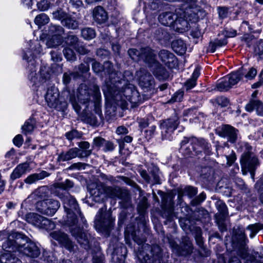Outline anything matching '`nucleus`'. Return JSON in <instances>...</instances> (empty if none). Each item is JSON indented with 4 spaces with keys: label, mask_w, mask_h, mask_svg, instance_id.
Listing matches in <instances>:
<instances>
[{
    "label": "nucleus",
    "mask_w": 263,
    "mask_h": 263,
    "mask_svg": "<svg viewBox=\"0 0 263 263\" xmlns=\"http://www.w3.org/2000/svg\"><path fill=\"white\" fill-rule=\"evenodd\" d=\"M63 201L66 215L63 218L62 223L69 228L71 235L85 249L89 247L90 235L83 231L86 220L81 213L76 199L68 193L59 195Z\"/></svg>",
    "instance_id": "obj_1"
},
{
    "label": "nucleus",
    "mask_w": 263,
    "mask_h": 263,
    "mask_svg": "<svg viewBox=\"0 0 263 263\" xmlns=\"http://www.w3.org/2000/svg\"><path fill=\"white\" fill-rule=\"evenodd\" d=\"M125 73L129 77L128 79H120L121 73L118 72L109 73V80L106 82V85L103 88L105 96L112 98L118 104L121 101L120 105L123 107L127 105V101L136 104L141 100L139 93L135 87L129 83V80L133 78L132 74L129 72Z\"/></svg>",
    "instance_id": "obj_2"
},
{
    "label": "nucleus",
    "mask_w": 263,
    "mask_h": 263,
    "mask_svg": "<svg viewBox=\"0 0 263 263\" xmlns=\"http://www.w3.org/2000/svg\"><path fill=\"white\" fill-rule=\"evenodd\" d=\"M4 249H11L13 251H18L26 256L35 258L40 254V250L36 244L28 241V238L22 234L12 232L7 240L3 243Z\"/></svg>",
    "instance_id": "obj_3"
},
{
    "label": "nucleus",
    "mask_w": 263,
    "mask_h": 263,
    "mask_svg": "<svg viewBox=\"0 0 263 263\" xmlns=\"http://www.w3.org/2000/svg\"><path fill=\"white\" fill-rule=\"evenodd\" d=\"M189 10L186 7L185 10L182 8L177 9L175 13L172 12H162L158 19L160 23L164 26H170L174 24L178 31H185L189 28V22L186 17V13H189Z\"/></svg>",
    "instance_id": "obj_4"
},
{
    "label": "nucleus",
    "mask_w": 263,
    "mask_h": 263,
    "mask_svg": "<svg viewBox=\"0 0 263 263\" xmlns=\"http://www.w3.org/2000/svg\"><path fill=\"white\" fill-rule=\"evenodd\" d=\"M133 239L138 246L142 245L141 248L138 247L137 256L141 263H160L161 249L157 245L151 247L148 244L143 243L144 239H140L132 235Z\"/></svg>",
    "instance_id": "obj_5"
},
{
    "label": "nucleus",
    "mask_w": 263,
    "mask_h": 263,
    "mask_svg": "<svg viewBox=\"0 0 263 263\" xmlns=\"http://www.w3.org/2000/svg\"><path fill=\"white\" fill-rule=\"evenodd\" d=\"M180 145V152L184 156L190 155L192 151L197 154L202 152L205 153L209 151L210 147V145L204 139H197L195 137L191 138L184 137Z\"/></svg>",
    "instance_id": "obj_6"
},
{
    "label": "nucleus",
    "mask_w": 263,
    "mask_h": 263,
    "mask_svg": "<svg viewBox=\"0 0 263 263\" xmlns=\"http://www.w3.org/2000/svg\"><path fill=\"white\" fill-rule=\"evenodd\" d=\"M23 59L28 63V68L29 69V74L28 78L30 81L33 83V85H38L40 83H43L48 80L50 78L49 73L45 68L41 69L40 70V77L39 78L36 77L35 71V64L33 56L30 51H27L23 55Z\"/></svg>",
    "instance_id": "obj_7"
},
{
    "label": "nucleus",
    "mask_w": 263,
    "mask_h": 263,
    "mask_svg": "<svg viewBox=\"0 0 263 263\" xmlns=\"http://www.w3.org/2000/svg\"><path fill=\"white\" fill-rule=\"evenodd\" d=\"M129 55L134 61L142 60L150 67L158 66L156 53L149 47L141 48L140 50L130 49L128 51Z\"/></svg>",
    "instance_id": "obj_8"
},
{
    "label": "nucleus",
    "mask_w": 263,
    "mask_h": 263,
    "mask_svg": "<svg viewBox=\"0 0 263 263\" xmlns=\"http://www.w3.org/2000/svg\"><path fill=\"white\" fill-rule=\"evenodd\" d=\"M114 221L115 219L112 217L111 213L106 211V208H101L96 216V229L100 231H108L113 227Z\"/></svg>",
    "instance_id": "obj_9"
},
{
    "label": "nucleus",
    "mask_w": 263,
    "mask_h": 263,
    "mask_svg": "<svg viewBox=\"0 0 263 263\" xmlns=\"http://www.w3.org/2000/svg\"><path fill=\"white\" fill-rule=\"evenodd\" d=\"M77 96V100L74 95H71L70 102L74 110L79 113L81 110V107L78 102L81 104L87 103L90 100V90L88 89L85 85L82 84L78 89Z\"/></svg>",
    "instance_id": "obj_10"
},
{
    "label": "nucleus",
    "mask_w": 263,
    "mask_h": 263,
    "mask_svg": "<svg viewBox=\"0 0 263 263\" xmlns=\"http://www.w3.org/2000/svg\"><path fill=\"white\" fill-rule=\"evenodd\" d=\"M179 124V117L176 114L169 119L163 121L160 125L163 138L171 140L172 135L176 129Z\"/></svg>",
    "instance_id": "obj_11"
},
{
    "label": "nucleus",
    "mask_w": 263,
    "mask_h": 263,
    "mask_svg": "<svg viewBox=\"0 0 263 263\" xmlns=\"http://www.w3.org/2000/svg\"><path fill=\"white\" fill-rule=\"evenodd\" d=\"M60 206V202L52 199L38 201L36 204V210L46 215H53Z\"/></svg>",
    "instance_id": "obj_12"
},
{
    "label": "nucleus",
    "mask_w": 263,
    "mask_h": 263,
    "mask_svg": "<svg viewBox=\"0 0 263 263\" xmlns=\"http://www.w3.org/2000/svg\"><path fill=\"white\" fill-rule=\"evenodd\" d=\"M243 174H247V171H249L252 178L254 176V171L256 167L258 164V160L256 157L251 156L249 152H247L243 155L240 160Z\"/></svg>",
    "instance_id": "obj_13"
},
{
    "label": "nucleus",
    "mask_w": 263,
    "mask_h": 263,
    "mask_svg": "<svg viewBox=\"0 0 263 263\" xmlns=\"http://www.w3.org/2000/svg\"><path fill=\"white\" fill-rule=\"evenodd\" d=\"M137 74L139 77V85L144 91H148L154 88V78L146 70L141 69L137 71Z\"/></svg>",
    "instance_id": "obj_14"
},
{
    "label": "nucleus",
    "mask_w": 263,
    "mask_h": 263,
    "mask_svg": "<svg viewBox=\"0 0 263 263\" xmlns=\"http://www.w3.org/2000/svg\"><path fill=\"white\" fill-rule=\"evenodd\" d=\"M52 239L57 241L67 250L71 252L74 251V245L70 240L67 234L61 231H55L50 234Z\"/></svg>",
    "instance_id": "obj_15"
},
{
    "label": "nucleus",
    "mask_w": 263,
    "mask_h": 263,
    "mask_svg": "<svg viewBox=\"0 0 263 263\" xmlns=\"http://www.w3.org/2000/svg\"><path fill=\"white\" fill-rule=\"evenodd\" d=\"M45 100L48 106L51 108L60 109L59 106V92L57 88L54 86H51L47 89L45 95Z\"/></svg>",
    "instance_id": "obj_16"
},
{
    "label": "nucleus",
    "mask_w": 263,
    "mask_h": 263,
    "mask_svg": "<svg viewBox=\"0 0 263 263\" xmlns=\"http://www.w3.org/2000/svg\"><path fill=\"white\" fill-rule=\"evenodd\" d=\"M237 132L238 130L233 127L229 125H224L221 127L219 135L226 138L228 141L231 143H234L237 138Z\"/></svg>",
    "instance_id": "obj_17"
},
{
    "label": "nucleus",
    "mask_w": 263,
    "mask_h": 263,
    "mask_svg": "<svg viewBox=\"0 0 263 263\" xmlns=\"http://www.w3.org/2000/svg\"><path fill=\"white\" fill-rule=\"evenodd\" d=\"M159 57L161 61L170 68L176 63V57L173 53L167 50H161L159 53Z\"/></svg>",
    "instance_id": "obj_18"
},
{
    "label": "nucleus",
    "mask_w": 263,
    "mask_h": 263,
    "mask_svg": "<svg viewBox=\"0 0 263 263\" xmlns=\"http://www.w3.org/2000/svg\"><path fill=\"white\" fill-rule=\"evenodd\" d=\"M29 167V163L27 162L18 164L11 174L10 179L14 181L22 177L27 172Z\"/></svg>",
    "instance_id": "obj_19"
},
{
    "label": "nucleus",
    "mask_w": 263,
    "mask_h": 263,
    "mask_svg": "<svg viewBox=\"0 0 263 263\" xmlns=\"http://www.w3.org/2000/svg\"><path fill=\"white\" fill-rule=\"evenodd\" d=\"M92 15L93 20L99 24L105 22L107 18L106 12L101 6L94 8Z\"/></svg>",
    "instance_id": "obj_20"
},
{
    "label": "nucleus",
    "mask_w": 263,
    "mask_h": 263,
    "mask_svg": "<svg viewBox=\"0 0 263 263\" xmlns=\"http://www.w3.org/2000/svg\"><path fill=\"white\" fill-rule=\"evenodd\" d=\"M79 152L78 148L74 147L69 149L66 152L60 153L58 157L59 161H67L72 159L76 158L78 156Z\"/></svg>",
    "instance_id": "obj_21"
},
{
    "label": "nucleus",
    "mask_w": 263,
    "mask_h": 263,
    "mask_svg": "<svg viewBox=\"0 0 263 263\" xmlns=\"http://www.w3.org/2000/svg\"><path fill=\"white\" fill-rule=\"evenodd\" d=\"M246 73V71L243 69H239L236 72H232L226 77L231 86L237 84L242 78V75Z\"/></svg>",
    "instance_id": "obj_22"
},
{
    "label": "nucleus",
    "mask_w": 263,
    "mask_h": 263,
    "mask_svg": "<svg viewBox=\"0 0 263 263\" xmlns=\"http://www.w3.org/2000/svg\"><path fill=\"white\" fill-rule=\"evenodd\" d=\"M64 33V29L62 26L50 24L48 28L47 35L49 36L63 37L62 35Z\"/></svg>",
    "instance_id": "obj_23"
},
{
    "label": "nucleus",
    "mask_w": 263,
    "mask_h": 263,
    "mask_svg": "<svg viewBox=\"0 0 263 263\" xmlns=\"http://www.w3.org/2000/svg\"><path fill=\"white\" fill-rule=\"evenodd\" d=\"M104 194L111 198H119L121 194V191L120 188L113 186L102 187Z\"/></svg>",
    "instance_id": "obj_24"
},
{
    "label": "nucleus",
    "mask_w": 263,
    "mask_h": 263,
    "mask_svg": "<svg viewBox=\"0 0 263 263\" xmlns=\"http://www.w3.org/2000/svg\"><path fill=\"white\" fill-rule=\"evenodd\" d=\"M193 250V245L188 237H184L182 238L181 252L183 255L191 254Z\"/></svg>",
    "instance_id": "obj_25"
},
{
    "label": "nucleus",
    "mask_w": 263,
    "mask_h": 263,
    "mask_svg": "<svg viewBox=\"0 0 263 263\" xmlns=\"http://www.w3.org/2000/svg\"><path fill=\"white\" fill-rule=\"evenodd\" d=\"M0 262L1 263H22L21 260L14 256L10 251L1 255Z\"/></svg>",
    "instance_id": "obj_26"
},
{
    "label": "nucleus",
    "mask_w": 263,
    "mask_h": 263,
    "mask_svg": "<svg viewBox=\"0 0 263 263\" xmlns=\"http://www.w3.org/2000/svg\"><path fill=\"white\" fill-rule=\"evenodd\" d=\"M43 217V216L36 213H30L26 215V220L28 223H30L34 226L39 228Z\"/></svg>",
    "instance_id": "obj_27"
},
{
    "label": "nucleus",
    "mask_w": 263,
    "mask_h": 263,
    "mask_svg": "<svg viewBox=\"0 0 263 263\" xmlns=\"http://www.w3.org/2000/svg\"><path fill=\"white\" fill-rule=\"evenodd\" d=\"M200 75V68H196L194 70L192 77L189 79L184 85V87L186 90H189L193 88L196 85V81Z\"/></svg>",
    "instance_id": "obj_28"
},
{
    "label": "nucleus",
    "mask_w": 263,
    "mask_h": 263,
    "mask_svg": "<svg viewBox=\"0 0 263 263\" xmlns=\"http://www.w3.org/2000/svg\"><path fill=\"white\" fill-rule=\"evenodd\" d=\"M63 37L48 36L46 44L48 48H56L62 44Z\"/></svg>",
    "instance_id": "obj_29"
},
{
    "label": "nucleus",
    "mask_w": 263,
    "mask_h": 263,
    "mask_svg": "<svg viewBox=\"0 0 263 263\" xmlns=\"http://www.w3.org/2000/svg\"><path fill=\"white\" fill-rule=\"evenodd\" d=\"M62 24L68 29H76L78 28L79 26L78 22L74 17L71 16L69 14L65 20L62 21Z\"/></svg>",
    "instance_id": "obj_30"
},
{
    "label": "nucleus",
    "mask_w": 263,
    "mask_h": 263,
    "mask_svg": "<svg viewBox=\"0 0 263 263\" xmlns=\"http://www.w3.org/2000/svg\"><path fill=\"white\" fill-rule=\"evenodd\" d=\"M47 173L45 171L39 174H33L28 176L24 180V181L28 184H32L35 183L36 181L43 179L46 176L45 174Z\"/></svg>",
    "instance_id": "obj_31"
},
{
    "label": "nucleus",
    "mask_w": 263,
    "mask_h": 263,
    "mask_svg": "<svg viewBox=\"0 0 263 263\" xmlns=\"http://www.w3.org/2000/svg\"><path fill=\"white\" fill-rule=\"evenodd\" d=\"M158 169L157 167L154 168V173H151L150 177L145 171H142L140 172L141 176L146 181L149 182L151 177L153 178L154 183H159V176L158 174Z\"/></svg>",
    "instance_id": "obj_32"
},
{
    "label": "nucleus",
    "mask_w": 263,
    "mask_h": 263,
    "mask_svg": "<svg viewBox=\"0 0 263 263\" xmlns=\"http://www.w3.org/2000/svg\"><path fill=\"white\" fill-rule=\"evenodd\" d=\"M229 83V81L226 76L220 79V80L217 83L216 89L217 90L220 91H227L232 87L231 85Z\"/></svg>",
    "instance_id": "obj_33"
},
{
    "label": "nucleus",
    "mask_w": 263,
    "mask_h": 263,
    "mask_svg": "<svg viewBox=\"0 0 263 263\" xmlns=\"http://www.w3.org/2000/svg\"><path fill=\"white\" fill-rule=\"evenodd\" d=\"M35 121L33 118H30L27 120L24 125L22 129L24 133L27 134L32 132L35 127Z\"/></svg>",
    "instance_id": "obj_34"
},
{
    "label": "nucleus",
    "mask_w": 263,
    "mask_h": 263,
    "mask_svg": "<svg viewBox=\"0 0 263 263\" xmlns=\"http://www.w3.org/2000/svg\"><path fill=\"white\" fill-rule=\"evenodd\" d=\"M226 39H222L220 40H215L214 42H211L210 43L209 49L212 52H214L217 48L224 46L227 44Z\"/></svg>",
    "instance_id": "obj_35"
},
{
    "label": "nucleus",
    "mask_w": 263,
    "mask_h": 263,
    "mask_svg": "<svg viewBox=\"0 0 263 263\" xmlns=\"http://www.w3.org/2000/svg\"><path fill=\"white\" fill-rule=\"evenodd\" d=\"M50 20L48 16L45 13H41L37 15L35 19L34 23L39 27L49 23Z\"/></svg>",
    "instance_id": "obj_36"
},
{
    "label": "nucleus",
    "mask_w": 263,
    "mask_h": 263,
    "mask_svg": "<svg viewBox=\"0 0 263 263\" xmlns=\"http://www.w3.org/2000/svg\"><path fill=\"white\" fill-rule=\"evenodd\" d=\"M172 46L174 51L180 54H183L185 51V47L182 40H177L173 42Z\"/></svg>",
    "instance_id": "obj_37"
},
{
    "label": "nucleus",
    "mask_w": 263,
    "mask_h": 263,
    "mask_svg": "<svg viewBox=\"0 0 263 263\" xmlns=\"http://www.w3.org/2000/svg\"><path fill=\"white\" fill-rule=\"evenodd\" d=\"M54 228L55 223L52 220L43 217L39 228L48 230L53 229Z\"/></svg>",
    "instance_id": "obj_38"
},
{
    "label": "nucleus",
    "mask_w": 263,
    "mask_h": 263,
    "mask_svg": "<svg viewBox=\"0 0 263 263\" xmlns=\"http://www.w3.org/2000/svg\"><path fill=\"white\" fill-rule=\"evenodd\" d=\"M82 36L85 40H91L96 36V32L91 28H85L81 30Z\"/></svg>",
    "instance_id": "obj_39"
},
{
    "label": "nucleus",
    "mask_w": 263,
    "mask_h": 263,
    "mask_svg": "<svg viewBox=\"0 0 263 263\" xmlns=\"http://www.w3.org/2000/svg\"><path fill=\"white\" fill-rule=\"evenodd\" d=\"M68 14L62 9H58L52 12L53 18L55 20H60L62 24V21L65 20Z\"/></svg>",
    "instance_id": "obj_40"
},
{
    "label": "nucleus",
    "mask_w": 263,
    "mask_h": 263,
    "mask_svg": "<svg viewBox=\"0 0 263 263\" xmlns=\"http://www.w3.org/2000/svg\"><path fill=\"white\" fill-rule=\"evenodd\" d=\"M263 228V226L259 223L251 224L248 227V229L250 231V236L251 238L254 237L256 233Z\"/></svg>",
    "instance_id": "obj_41"
},
{
    "label": "nucleus",
    "mask_w": 263,
    "mask_h": 263,
    "mask_svg": "<svg viewBox=\"0 0 263 263\" xmlns=\"http://www.w3.org/2000/svg\"><path fill=\"white\" fill-rule=\"evenodd\" d=\"M66 42L68 45L72 47L74 49L77 48V46H79L80 43L78 37L73 35H69Z\"/></svg>",
    "instance_id": "obj_42"
},
{
    "label": "nucleus",
    "mask_w": 263,
    "mask_h": 263,
    "mask_svg": "<svg viewBox=\"0 0 263 263\" xmlns=\"http://www.w3.org/2000/svg\"><path fill=\"white\" fill-rule=\"evenodd\" d=\"M63 53L68 61H73L76 59L73 51L68 47L65 48L64 49Z\"/></svg>",
    "instance_id": "obj_43"
},
{
    "label": "nucleus",
    "mask_w": 263,
    "mask_h": 263,
    "mask_svg": "<svg viewBox=\"0 0 263 263\" xmlns=\"http://www.w3.org/2000/svg\"><path fill=\"white\" fill-rule=\"evenodd\" d=\"M241 69H243L246 71V73L242 75V77L244 76L246 80L253 79L257 73V70L254 68H251L248 71H247L244 68H241Z\"/></svg>",
    "instance_id": "obj_44"
},
{
    "label": "nucleus",
    "mask_w": 263,
    "mask_h": 263,
    "mask_svg": "<svg viewBox=\"0 0 263 263\" xmlns=\"http://www.w3.org/2000/svg\"><path fill=\"white\" fill-rule=\"evenodd\" d=\"M82 134L76 130H72L66 134V138L69 140H71L74 138H80Z\"/></svg>",
    "instance_id": "obj_45"
},
{
    "label": "nucleus",
    "mask_w": 263,
    "mask_h": 263,
    "mask_svg": "<svg viewBox=\"0 0 263 263\" xmlns=\"http://www.w3.org/2000/svg\"><path fill=\"white\" fill-rule=\"evenodd\" d=\"M102 187H104V185H97L96 189H90V194L92 195L95 197H100L101 195L102 194L103 192H104Z\"/></svg>",
    "instance_id": "obj_46"
},
{
    "label": "nucleus",
    "mask_w": 263,
    "mask_h": 263,
    "mask_svg": "<svg viewBox=\"0 0 263 263\" xmlns=\"http://www.w3.org/2000/svg\"><path fill=\"white\" fill-rule=\"evenodd\" d=\"M183 97V92L182 91L176 92L167 102L171 103L175 102H180L182 100Z\"/></svg>",
    "instance_id": "obj_47"
},
{
    "label": "nucleus",
    "mask_w": 263,
    "mask_h": 263,
    "mask_svg": "<svg viewBox=\"0 0 263 263\" xmlns=\"http://www.w3.org/2000/svg\"><path fill=\"white\" fill-rule=\"evenodd\" d=\"M37 6L40 10L44 11L49 8V3L47 0H41L37 3Z\"/></svg>",
    "instance_id": "obj_48"
},
{
    "label": "nucleus",
    "mask_w": 263,
    "mask_h": 263,
    "mask_svg": "<svg viewBox=\"0 0 263 263\" xmlns=\"http://www.w3.org/2000/svg\"><path fill=\"white\" fill-rule=\"evenodd\" d=\"M184 193L190 197H193L197 193V189L192 186H187L184 189Z\"/></svg>",
    "instance_id": "obj_49"
},
{
    "label": "nucleus",
    "mask_w": 263,
    "mask_h": 263,
    "mask_svg": "<svg viewBox=\"0 0 263 263\" xmlns=\"http://www.w3.org/2000/svg\"><path fill=\"white\" fill-rule=\"evenodd\" d=\"M115 148L114 144L109 141L106 140L103 146V151L105 152L112 151Z\"/></svg>",
    "instance_id": "obj_50"
},
{
    "label": "nucleus",
    "mask_w": 263,
    "mask_h": 263,
    "mask_svg": "<svg viewBox=\"0 0 263 263\" xmlns=\"http://www.w3.org/2000/svg\"><path fill=\"white\" fill-rule=\"evenodd\" d=\"M258 100H251L246 106V109L247 111L251 112L254 109L256 110V105H257Z\"/></svg>",
    "instance_id": "obj_51"
},
{
    "label": "nucleus",
    "mask_w": 263,
    "mask_h": 263,
    "mask_svg": "<svg viewBox=\"0 0 263 263\" xmlns=\"http://www.w3.org/2000/svg\"><path fill=\"white\" fill-rule=\"evenodd\" d=\"M254 51L256 54L262 55L263 54V41H259L255 47Z\"/></svg>",
    "instance_id": "obj_52"
},
{
    "label": "nucleus",
    "mask_w": 263,
    "mask_h": 263,
    "mask_svg": "<svg viewBox=\"0 0 263 263\" xmlns=\"http://www.w3.org/2000/svg\"><path fill=\"white\" fill-rule=\"evenodd\" d=\"M78 150L77 157L79 158L87 157L91 154V150L90 149H83L78 148Z\"/></svg>",
    "instance_id": "obj_53"
},
{
    "label": "nucleus",
    "mask_w": 263,
    "mask_h": 263,
    "mask_svg": "<svg viewBox=\"0 0 263 263\" xmlns=\"http://www.w3.org/2000/svg\"><path fill=\"white\" fill-rule=\"evenodd\" d=\"M51 60L54 62H60L62 60L61 54L57 51L52 50L50 52Z\"/></svg>",
    "instance_id": "obj_54"
},
{
    "label": "nucleus",
    "mask_w": 263,
    "mask_h": 263,
    "mask_svg": "<svg viewBox=\"0 0 263 263\" xmlns=\"http://www.w3.org/2000/svg\"><path fill=\"white\" fill-rule=\"evenodd\" d=\"M105 141L106 140L101 137H96L93 139V145L98 147H103Z\"/></svg>",
    "instance_id": "obj_55"
},
{
    "label": "nucleus",
    "mask_w": 263,
    "mask_h": 263,
    "mask_svg": "<svg viewBox=\"0 0 263 263\" xmlns=\"http://www.w3.org/2000/svg\"><path fill=\"white\" fill-rule=\"evenodd\" d=\"M195 239L198 246L201 248L202 247L203 241L201 236V231L200 229L197 231V233L195 235Z\"/></svg>",
    "instance_id": "obj_56"
},
{
    "label": "nucleus",
    "mask_w": 263,
    "mask_h": 263,
    "mask_svg": "<svg viewBox=\"0 0 263 263\" xmlns=\"http://www.w3.org/2000/svg\"><path fill=\"white\" fill-rule=\"evenodd\" d=\"M219 16L221 18H224L227 17L228 14V10L226 7H219L218 8Z\"/></svg>",
    "instance_id": "obj_57"
},
{
    "label": "nucleus",
    "mask_w": 263,
    "mask_h": 263,
    "mask_svg": "<svg viewBox=\"0 0 263 263\" xmlns=\"http://www.w3.org/2000/svg\"><path fill=\"white\" fill-rule=\"evenodd\" d=\"M218 104L221 107L227 106L229 103V101L227 98L225 97H219L217 99Z\"/></svg>",
    "instance_id": "obj_58"
},
{
    "label": "nucleus",
    "mask_w": 263,
    "mask_h": 263,
    "mask_svg": "<svg viewBox=\"0 0 263 263\" xmlns=\"http://www.w3.org/2000/svg\"><path fill=\"white\" fill-rule=\"evenodd\" d=\"M73 186V182L70 180L67 179L64 182H61L59 184V186L64 189H67L70 188Z\"/></svg>",
    "instance_id": "obj_59"
},
{
    "label": "nucleus",
    "mask_w": 263,
    "mask_h": 263,
    "mask_svg": "<svg viewBox=\"0 0 263 263\" xmlns=\"http://www.w3.org/2000/svg\"><path fill=\"white\" fill-rule=\"evenodd\" d=\"M23 141V137L21 135H16L13 139V143L17 147H20L22 145Z\"/></svg>",
    "instance_id": "obj_60"
},
{
    "label": "nucleus",
    "mask_w": 263,
    "mask_h": 263,
    "mask_svg": "<svg viewBox=\"0 0 263 263\" xmlns=\"http://www.w3.org/2000/svg\"><path fill=\"white\" fill-rule=\"evenodd\" d=\"M92 68L96 73H99L103 70V67L101 64L98 62H94L92 64Z\"/></svg>",
    "instance_id": "obj_61"
},
{
    "label": "nucleus",
    "mask_w": 263,
    "mask_h": 263,
    "mask_svg": "<svg viewBox=\"0 0 263 263\" xmlns=\"http://www.w3.org/2000/svg\"><path fill=\"white\" fill-rule=\"evenodd\" d=\"M46 188L45 187H40L35 191L34 194L35 195H36L41 198H44V197H45L46 195H42L41 194L45 193L46 192Z\"/></svg>",
    "instance_id": "obj_62"
},
{
    "label": "nucleus",
    "mask_w": 263,
    "mask_h": 263,
    "mask_svg": "<svg viewBox=\"0 0 263 263\" xmlns=\"http://www.w3.org/2000/svg\"><path fill=\"white\" fill-rule=\"evenodd\" d=\"M206 195L205 194L202 192L194 200V202L195 204H198L201 202H202L205 199Z\"/></svg>",
    "instance_id": "obj_63"
},
{
    "label": "nucleus",
    "mask_w": 263,
    "mask_h": 263,
    "mask_svg": "<svg viewBox=\"0 0 263 263\" xmlns=\"http://www.w3.org/2000/svg\"><path fill=\"white\" fill-rule=\"evenodd\" d=\"M256 110L258 115L262 116L263 115V104L258 100L257 105H256Z\"/></svg>",
    "instance_id": "obj_64"
}]
</instances>
